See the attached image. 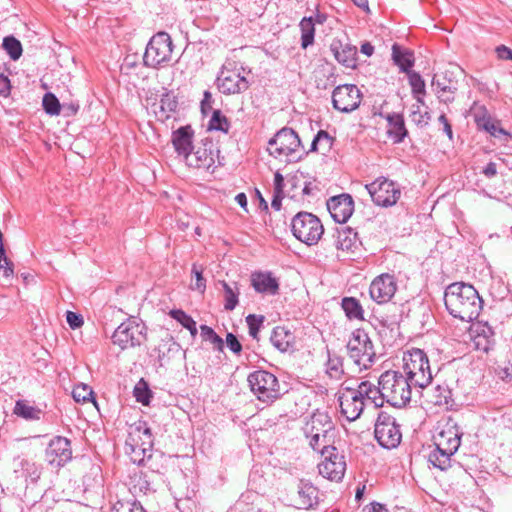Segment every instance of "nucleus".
I'll list each match as a JSON object with an SVG mask.
<instances>
[{
    "label": "nucleus",
    "instance_id": "1",
    "mask_svg": "<svg viewBox=\"0 0 512 512\" xmlns=\"http://www.w3.org/2000/svg\"><path fill=\"white\" fill-rule=\"evenodd\" d=\"M444 303L451 316L472 322L479 316L483 301L472 285L455 282L445 289Z\"/></svg>",
    "mask_w": 512,
    "mask_h": 512
},
{
    "label": "nucleus",
    "instance_id": "2",
    "mask_svg": "<svg viewBox=\"0 0 512 512\" xmlns=\"http://www.w3.org/2000/svg\"><path fill=\"white\" fill-rule=\"evenodd\" d=\"M153 444L151 428L146 421L138 419L129 424L125 452L131 462L139 466L143 465L145 460L152 456Z\"/></svg>",
    "mask_w": 512,
    "mask_h": 512
},
{
    "label": "nucleus",
    "instance_id": "3",
    "mask_svg": "<svg viewBox=\"0 0 512 512\" xmlns=\"http://www.w3.org/2000/svg\"><path fill=\"white\" fill-rule=\"evenodd\" d=\"M412 385L401 371L388 370L379 377L378 388L385 401L393 407H404L411 399Z\"/></svg>",
    "mask_w": 512,
    "mask_h": 512
},
{
    "label": "nucleus",
    "instance_id": "4",
    "mask_svg": "<svg viewBox=\"0 0 512 512\" xmlns=\"http://www.w3.org/2000/svg\"><path fill=\"white\" fill-rule=\"evenodd\" d=\"M401 373L413 387L421 389L427 387L433 379L428 357L418 348L404 353Z\"/></svg>",
    "mask_w": 512,
    "mask_h": 512
},
{
    "label": "nucleus",
    "instance_id": "5",
    "mask_svg": "<svg viewBox=\"0 0 512 512\" xmlns=\"http://www.w3.org/2000/svg\"><path fill=\"white\" fill-rule=\"evenodd\" d=\"M250 73V70L246 71L243 66H238L236 62L226 61L217 76V88L225 95L245 92L250 86L247 78Z\"/></svg>",
    "mask_w": 512,
    "mask_h": 512
},
{
    "label": "nucleus",
    "instance_id": "6",
    "mask_svg": "<svg viewBox=\"0 0 512 512\" xmlns=\"http://www.w3.org/2000/svg\"><path fill=\"white\" fill-rule=\"evenodd\" d=\"M291 231L296 239L311 246L319 242L324 227L316 215L302 211L292 218Z\"/></svg>",
    "mask_w": 512,
    "mask_h": 512
},
{
    "label": "nucleus",
    "instance_id": "7",
    "mask_svg": "<svg viewBox=\"0 0 512 512\" xmlns=\"http://www.w3.org/2000/svg\"><path fill=\"white\" fill-rule=\"evenodd\" d=\"M173 47L172 39L168 33H156L146 46L143 55L144 65L153 69L165 66L172 58Z\"/></svg>",
    "mask_w": 512,
    "mask_h": 512
},
{
    "label": "nucleus",
    "instance_id": "8",
    "mask_svg": "<svg viewBox=\"0 0 512 512\" xmlns=\"http://www.w3.org/2000/svg\"><path fill=\"white\" fill-rule=\"evenodd\" d=\"M268 151L275 158L286 156L289 161L298 160L301 155H297L301 146V140L298 134L289 127L279 130L268 142Z\"/></svg>",
    "mask_w": 512,
    "mask_h": 512
},
{
    "label": "nucleus",
    "instance_id": "9",
    "mask_svg": "<svg viewBox=\"0 0 512 512\" xmlns=\"http://www.w3.org/2000/svg\"><path fill=\"white\" fill-rule=\"evenodd\" d=\"M349 357L360 369L369 368L374 362L375 351L372 341L363 329H356L347 343Z\"/></svg>",
    "mask_w": 512,
    "mask_h": 512
},
{
    "label": "nucleus",
    "instance_id": "10",
    "mask_svg": "<svg viewBox=\"0 0 512 512\" xmlns=\"http://www.w3.org/2000/svg\"><path fill=\"white\" fill-rule=\"evenodd\" d=\"M251 391L262 402H272L280 396L277 377L265 370H256L247 379Z\"/></svg>",
    "mask_w": 512,
    "mask_h": 512
},
{
    "label": "nucleus",
    "instance_id": "11",
    "mask_svg": "<svg viewBox=\"0 0 512 512\" xmlns=\"http://www.w3.org/2000/svg\"><path fill=\"white\" fill-rule=\"evenodd\" d=\"M373 203L380 207L394 206L401 197L400 186L385 177H379L365 185Z\"/></svg>",
    "mask_w": 512,
    "mask_h": 512
},
{
    "label": "nucleus",
    "instance_id": "12",
    "mask_svg": "<svg viewBox=\"0 0 512 512\" xmlns=\"http://www.w3.org/2000/svg\"><path fill=\"white\" fill-rule=\"evenodd\" d=\"M355 394L358 396L353 408V412H356L355 416H361L365 410L369 414L377 413V416H384L385 413L379 411V408L383 406L385 399L378 387L368 382H362Z\"/></svg>",
    "mask_w": 512,
    "mask_h": 512
},
{
    "label": "nucleus",
    "instance_id": "13",
    "mask_svg": "<svg viewBox=\"0 0 512 512\" xmlns=\"http://www.w3.org/2000/svg\"><path fill=\"white\" fill-rule=\"evenodd\" d=\"M145 339V326L135 319L121 323L112 335L113 343L122 350L140 346Z\"/></svg>",
    "mask_w": 512,
    "mask_h": 512
},
{
    "label": "nucleus",
    "instance_id": "14",
    "mask_svg": "<svg viewBox=\"0 0 512 512\" xmlns=\"http://www.w3.org/2000/svg\"><path fill=\"white\" fill-rule=\"evenodd\" d=\"M322 460L318 464L319 474L331 481H341L346 471V461L338 449L328 448L321 454Z\"/></svg>",
    "mask_w": 512,
    "mask_h": 512
},
{
    "label": "nucleus",
    "instance_id": "15",
    "mask_svg": "<svg viewBox=\"0 0 512 512\" xmlns=\"http://www.w3.org/2000/svg\"><path fill=\"white\" fill-rule=\"evenodd\" d=\"M362 99L359 88L354 84L337 86L332 93L333 107L343 113H350L356 110Z\"/></svg>",
    "mask_w": 512,
    "mask_h": 512
},
{
    "label": "nucleus",
    "instance_id": "16",
    "mask_svg": "<svg viewBox=\"0 0 512 512\" xmlns=\"http://www.w3.org/2000/svg\"><path fill=\"white\" fill-rule=\"evenodd\" d=\"M72 459L71 442L66 437L55 436L45 450V460L53 468L59 469Z\"/></svg>",
    "mask_w": 512,
    "mask_h": 512
},
{
    "label": "nucleus",
    "instance_id": "17",
    "mask_svg": "<svg viewBox=\"0 0 512 512\" xmlns=\"http://www.w3.org/2000/svg\"><path fill=\"white\" fill-rule=\"evenodd\" d=\"M374 435L377 442L386 449L396 448L402 439L400 426L395 418H377Z\"/></svg>",
    "mask_w": 512,
    "mask_h": 512
},
{
    "label": "nucleus",
    "instance_id": "18",
    "mask_svg": "<svg viewBox=\"0 0 512 512\" xmlns=\"http://www.w3.org/2000/svg\"><path fill=\"white\" fill-rule=\"evenodd\" d=\"M397 282L393 275L381 274L370 284L369 293L371 298L378 304L387 303L395 295Z\"/></svg>",
    "mask_w": 512,
    "mask_h": 512
},
{
    "label": "nucleus",
    "instance_id": "19",
    "mask_svg": "<svg viewBox=\"0 0 512 512\" xmlns=\"http://www.w3.org/2000/svg\"><path fill=\"white\" fill-rule=\"evenodd\" d=\"M463 432L454 423L453 418H447V423L441 431L434 436V444L449 452H457Z\"/></svg>",
    "mask_w": 512,
    "mask_h": 512
},
{
    "label": "nucleus",
    "instance_id": "20",
    "mask_svg": "<svg viewBox=\"0 0 512 512\" xmlns=\"http://www.w3.org/2000/svg\"><path fill=\"white\" fill-rule=\"evenodd\" d=\"M331 217L338 223H345L353 214L354 201L349 194L334 196L327 201Z\"/></svg>",
    "mask_w": 512,
    "mask_h": 512
},
{
    "label": "nucleus",
    "instance_id": "21",
    "mask_svg": "<svg viewBox=\"0 0 512 512\" xmlns=\"http://www.w3.org/2000/svg\"><path fill=\"white\" fill-rule=\"evenodd\" d=\"M470 335L475 348L479 351L488 352L495 344V333L487 322L478 321L472 323Z\"/></svg>",
    "mask_w": 512,
    "mask_h": 512
},
{
    "label": "nucleus",
    "instance_id": "22",
    "mask_svg": "<svg viewBox=\"0 0 512 512\" xmlns=\"http://www.w3.org/2000/svg\"><path fill=\"white\" fill-rule=\"evenodd\" d=\"M334 237L335 247L343 256L355 254L361 244L357 232L348 226L337 228Z\"/></svg>",
    "mask_w": 512,
    "mask_h": 512
},
{
    "label": "nucleus",
    "instance_id": "23",
    "mask_svg": "<svg viewBox=\"0 0 512 512\" xmlns=\"http://www.w3.org/2000/svg\"><path fill=\"white\" fill-rule=\"evenodd\" d=\"M306 438L312 437L313 434H319L322 442H333L334 425L330 419L323 421L322 418H309L303 427Z\"/></svg>",
    "mask_w": 512,
    "mask_h": 512
},
{
    "label": "nucleus",
    "instance_id": "24",
    "mask_svg": "<svg viewBox=\"0 0 512 512\" xmlns=\"http://www.w3.org/2000/svg\"><path fill=\"white\" fill-rule=\"evenodd\" d=\"M330 50L335 59L347 68H355L357 65V48L349 43L343 44L334 39L330 44Z\"/></svg>",
    "mask_w": 512,
    "mask_h": 512
},
{
    "label": "nucleus",
    "instance_id": "25",
    "mask_svg": "<svg viewBox=\"0 0 512 512\" xmlns=\"http://www.w3.org/2000/svg\"><path fill=\"white\" fill-rule=\"evenodd\" d=\"M185 160L191 167L209 170L215 164L212 142H206L204 147H198L193 153L190 152V156H187Z\"/></svg>",
    "mask_w": 512,
    "mask_h": 512
},
{
    "label": "nucleus",
    "instance_id": "26",
    "mask_svg": "<svg viewBox=\"0 0 512 512\" xmlns=\"http://www.w3.org/2000/svg\"><path fill=\"white\" fill-rule=\"evenodd\" d=\"M194 131L191 126H182L172 134V143L176 152L186 158L193 150L192 140Z\"/></svg>",
    "mask_w": 512,
    "mask_h": 512
},
{
    "label": "nucleus",
    "instance_id": "27",
    "mask_svg": "<svg viewBox=\"0 0 512 512\" xmlns=\"http://www.w3.org/2000/svg\"><path fill=\"white\" fill-rule=\"evenodd\" d=\"M251 285L258 293L275 295L279 290L278 280L271 272H255L251 275Z\"/></svg>",
    "mask_w": 512,
    "mask_h": 512
},
{
    "label": "nucleus",
    "instance_id": "28",
    "mask_svg": "<svg viewBox=\"0 0 512 512\" xmlns=\"http://www.w3.org/2000/svg\"><path fill=\"white\" fill-rule=\"evenodd\" d=\"M294 339L292 332L283 326L275 327L270 336L272 345L281 352L288 351L292 347Z\"/></svg>",
    "mask_w": 512,
    "mask_h": 512
},
{
    "label": "nucleus",
    "instance_id": "29",
    "mask_svg": "<svg viewBox=\"0 0 512 512\" xmlns=\"http://www.w3.org/2000/svg\"><path fill=\"white\" fill-rule=\"evenodd\" d=\"M300 507L309 509L318 503V489L310 482L301 481L298 486Z\"/></svg>",
    "mask_w": 512,
    "mask_h": 512
},
{
    "label": "nucleus",
    "instance_id": "30",
    "mask_svg": "<svg viewBox=\"0 0 512 512\" xmlns=\"http://www.w3.org/2000/svg\"><path fill=\"white\" fill-rule=\"evenodd\" d=\"M389 124L388 134L395 143H400L404 140L407 135L405 128L404 118L398 113H393L387 116Z\"/></svg>",
    "mask_w": 512,
    "mask_h": 512
},
{
    "label": "nucleus",
    "instance_id": "31",
    "mask_svg": "<svg viewBox=\"0 0 512 512\" xmlns=\"http://www.w3.org/2000/svg\"><path fill=\"white\" fill-rule=\"evenodd\" d=\"M432 85L436 86L437 95L440 101L444 103H451L454 100V94L457 91V83L452 80L443 79L440 80L438 77H434Z\"/></svg>",
    "mask_w": 512,
    "mask_h": 512
},
{
    "label": "nucleus",
    "instance_id": "32",
    "mask_svg": "<svg viewBox=\"0 0 512 512\" xmlns=\"http://www.w3.org/2000/svg\"><path fill=\"white\" fill-rule=\"evenodd\" d=\"M178 107V101L176 96L171 93H165L162 95L159 103V110L155 111L157 118L161 121H165L171 117V114L176 111Z\"/></svg>",
    "mask_w": 512,
    "mask_h": 512
},
{
    "label": "nucleus",
    "instance_id": "33",
    "mask_svg": "<svg viewBox=\"0 0 512 512\" xmlns=\"http://www.w3.org/2000/svg\"><path fill=\"white\" fill-rule=\"evenodd\" d=\"M392 59L402 72H409L414 64L413 54L398 44L392 46Z\"/></svg>",
    "mask_w": 512,
    "mask_h": 512
},
{
    "label": "nucleus",
    "instance_id": "34",
    "mask_svg": "<svg viewBox=\"0 0 512 512\" xmlns=\"http://www.w3.org/2000/svg\"><path fill=\"white\" fill-rule=\"evenodd\" d=\"M176 506L181 512H193L196 508L195 491L187 490L185 493L175 488L173 491Z\"/></svg>",
    "mask_w": 512,
    "mask_h": 512
},
{
    "label": "nucleus",
    "instance_id": "35",
    "mask_svg": "<svg viewBox=\"0 0 512 512\" xmlns=\"http://www.w3.org/2000/svg\"><path fill=\"white\" fill-rule=\"evenodd\" d=\"M341 307L349 320H364V310L360 302L354 297H344Z\"/></svg>",
    "mask_w": 512,
    "mask_h": 512
},
{
    "label": "nucleus",
    "instance_id": "36",
    "mask_svg": "<svg viewBox=\"0 0 512 512\" xmlns=\"http://www.w3.org/2000/svg\"><path fill=\"white\" fill-rule=\"evenodd\" d=\"M455 452L446 451L440 447L435 446V449L430 452L428 460L436 468L445 471L451 465V456Z\"/></svg>",
    "mask_w": 512,
    "mask_h": 512
},
{
    "label": "nucleus",
    "instance_id": "37",
    "mask_svg": "<svg viewBox=\"0 0 512 512\" xmlns=\"http://www.w3.org/2000/svg\"><path fill=\"white\" fill-rule=\"evenodd\" d=\"M220 284L224 290V308L227 311H232L238 305V297L240 294L238 284L236 282L229 284L225 281H221Z\"/></svg>",
    "mask_w": 512,
    "mask_h": 512
},
{
    "label": "nucleus",
    "instance_id": "38",
    "mask_svg": "<svg viewBox=\"0 0 512 512\" xmlns=\"http://www.w3.org/2000/svg\"><path fill=\"white\" fill-rule=\"evenodd\" d=\"M299 26L301 30V47L306 49L314 42L315 26L313 17H304L300 21Z\"/></svg>",
    "mask_w": 512,
    "mask_h": 512
},
{
    "label": "nucleus",
    "instance_id": "39",
    "mask_svg": "<svg viewBox=\"0 0 512 512\" xmlns=\"http://www.w3.org/2000/svg\"><path fill=\"white\" fill-rule=\"evenodd\" d=\"M19 467L22 475L29 478L31 482H37L39 480L42 468L33 460L22 458L19 460Z\"/></svg>",
    "mask_w": 512,
    "mask_h": 512
},
{
    "label": "nucleus",
    "instance_id": "40",
    "mask_svg": "<svg viewBox=\"0 0 512 512\" xmlns=\"http://www.w3.org/2000/svg\"><path fill=\"white\" fill-rule=\"evenodd\" d=\"M169 315L179 322L184 328L189 330L192 337H195L198 333L196 322L186 312L180 309H174L169 312Z\"/></svg>",
    "mask_w": 512,
    "mask_h": 512
},
{
    "label": "nucleus",
    "instance_id": "41",
    "mask_svg": "<svg viewBox=\"0 0 512 512\" xmlns=\"http://www.w3.org/2000/svg\"><path fill=\"white\" fill-rule=\"evenodd\" d=\"M229 127L230 123L227 117L222 114L221 110H213L211 119L208 124V129L228 133Z\"/></svg>",
    "mask_w": 512,
    "mask_h": 512
},
{
    "label": "nucleus",
    "instance_id": "42",
    "mask_svg": "<svg viewBox=\"0 0 512 512\" xmlns=\"http://www.w3.org/2000/svg\"><path fill=\"white\" fill-rule=\"evenodd\" d=\"M200 331L202 339L211 343L214 350L223 351L224 341L211 327L201 325Z\"/></svg>",
    "mask_w": 512,
    "mask_h": 512
},
{
    "label": "nucleus",
    "instance_id": "43",
    "mask_svg": "<svg viewBox=\"0 0 512 512\" xmlns=\"http://www.w3.org/2000/svg\"><path fill=\"white\" fill-rule=\"evenodd\" d=\"M72 397L76 402H93L96 406V402L93 397V391L91 387L86 384L80 383L77 384L72 391Z\"/></svg>",
    "mask_w": 512,
    "mask_h": 512
},
{
    "label": "nucleus",
    "instance_id": "44",
    "mask_svg": "<svg viewBox=\"0 0 512 512\" xmlns=\"http://www.w3.org/2000/svg\"><path fill=\"white\" fill-rule=\"evenodd\" d=\"M333 144V138L324 130H320L311 143V152L318 151L320 146L324 151H329Z\"/></svg>",
    "mask_w": 512,
    "mask_h": 512
},
{
    "label": "nucleus",
    "instance_id": "45",
    "mask_svg": "<svg viewBox=\"0 0 512 512\" xmlns=\"http://www.w3.org/2000/svg\"><path fill=\"white\" fill-rule=\"evenodd\" d=\"M133 394L137 402H140L143 405H148L150 398L152 397V392L148 386V383L144 379H140L135 385Z\"/></svg>",
    "mask_w": 512,
    "mask_h": 512
},
{
    "label": "nucleus",
    "instance_id": "46",
    "mask_svg": "<svg viewBox=\"0 0 512 512\" xmlns=\"http://www.w3.org/2000/svg\"><path fill=\"white\" fill-rule=\"evenodd\" d=\"M3 47L13 60L19 59L22 55L21 42L13 36H7L4 38Z\"/></svg>",
    "mask_w": 512,
    "mask_h": 512
},
{
    "label": "nucleus",
    "instance_id": "47",
    "mask_svg": "<svg viewBox=\"0 0 512 512\" xmlns=\"http://www.w3.org/2000/svg\"><path fill=\"white\" fill-rule=\"evenodd\" d=\"M264 321L265 317L263 315L249 314L246 317V323L249 328V335L257 341L259 340L258 334L263 326Z\"/></svg>",
    "mask_w": 512,
    "mask_h": 512
},
{
    "label": "nucleus",
    "instance_id": "48",
    "mask_svg": "<svg viewBox=\"0 0 512 512\" xmlns=\"http://www.w3.org/2000/svg\"><path fill=\"white\" fill-rule=\"evenodd\" d=\"M45 112L49 115H59L61 111V104L58 98L53 93H46L42 101Z\"/></svg>",
    "mask_w": 512,
    "mask_h": 512
},
{
    "label": "nucleus",
    "instance_id": "49",
    "mask_svg": "<svg viewBox=\"0 0 512 512\" xmlns=\"http://www.w3.org/2000/svg\"><path fill=\"white\" fill-rule=\"evenodd\" d=\"M112 512H145V510L141 503L136 500H122L114 504Z\"/></svg>",
    "mask_w": 512,
    "mask_h": 512
},
{
    "label": "nucleus",
    "instance_id": "50",
    "mask_svg": "<svg viewBox=\"0 0 512 512\" xmlns=\"http://www.w3.org/2000/svg\"><path fill=\"white\" fill-rule=\"evenodd\" d=\"M327 373L332 378L339 379L343 373L342 359L336 355H328Z\"/></svg>",
    "mask_w": 512,
    "mask_h": 512
},
{
    "label": "nucleus",
    "instance_id": "51",
    "mask_svg": "<svg viewBox=\"0 0 512 512\" xmlns=\"http://www.w3.org/2000/svg\"><path fill=\"white\" fill-rule=\"evenodd\" d=\"M41 413V411L34 406L29 405L25 400H18L15 403L13 414L15 416H35Z\"/></svg>",
    "mask_w": 512,
    "mask_h": 512
},
{
    "label": "nucleus",
    "instance_id": "52",
    "mask_svg": "<svg viewBox=\"0 0 512 512\" xmlns=\"http://www.w3.org/2000/svg\"><path fill=\"white\" fill-rule=\"evenodd\" d=\"M474 120L478 128L487 130L489 124L493 121L484 106L477 108L474 112Z\"/></svg>",
    "mask_w": 512,
    "mask_h": 512
},
{
    "label": "nucleus",
    "instance_id": "53",
    "mask_svg": "<svg viewBox=\"0 0 512 512\" xmlns=\"http://www.w3.org/2000/svg\"><path fill=\"white\" fill-rule=\"evenodd\" d=\"M409 77V84L412 88V92L414 94H424L425 93V82L420 76V74L409 71L408 72Z\"/></svg>",
    "mask_w": 512,
    "mask_h": 512
},
{
    "label": "nucleus",
    "instance_id": "54",
    "mask_svg": "<svg viewBox=\"0 0 512 512\" xmlns=\"http://www.w3.org/2000/svg\"><path fill=\"white\" fill-rule=\"evenodd\" d=\"M358 399V396L354 393L351 394L350 397L346 396L344 398H341L340 400V408L341 413L343 415L352 414L353 416L356 415V412H353L355 400Z\"/></svg>",
    "mask_w": 512,
    "mask_h": 512
},
{
    "label": "nucleus",
    "instance_id": "55",
    "mask_svg": "<svg viewBox=\"0 0 512 512\" xmlns=\"http://www.w3.org/2000/svg\"><path fill=\"white\" fill-rule=\"evenodd\" d=\"M486 132H488L491 136L495 138H502L504 137L505 140L511 137L510 133L507 132L504 128L500 126L499 121L493 120L491 124H489V127L487 128Z\"/></svg>",
    "mask_w": 512,
    "mask_h": 512
},
{
    "label": "nucleus",
    "instance_id": "56",
    "mask_svg": "<svg viewBox=\"0 0 512 512\" xmlns=\"http://www.w3.org/2000/svg\"><path fill=\"white\" fill-rule=\"evenodd\" d=\"M308 439L312 449L320 452L321 454L328 448H335V446L332 445V442H327V445H325V442H322V437L319 436V434H313L312 437H308Z\"/></svg>",
    "mask_w": 512,
    "mask_h": 512
},
{
    "label": "nucleus",
    "instance_id": "57",
    "mask_svg": "<svg viewBox=\"0 0 512 512\" xmlns=\"http://www.w3.org/2000/svg\"><path fill=\"white\" fill-rule=\"evenodd\" d=\"M496 374L501 380L507 383L512 382V364L508 362L504 365H499L496 368Z\"/></svg>",
    "mask_w": 512,
    "mask_h": 512
},
{
    "label": "nucleus",
    "instance_id": "58",
    "mask_svg": "<svg viewBox=\"0 0 512 512\" xmlns=\"http://www.w3.org/2000/svg\"><path fill=\"white\" fill-rule=\"evenodd\" d=\"M66 321L72 329L80 328L83 325L82 316L72 311H67Z\"/></svg>",
    "mask_w": 512,
    "mask_h": 512
},
{
    "label": "nucleus",
    "instance_id": "59",
    "mask_svg": "<svg viewBox=\"0 0 512 512\" xmlns=\"http://www.w3.org/2000/svg\"><path fill=\"white\" fill-rule=\"evenodd\" d=\"M227 347L235 354H240L242 345L238 338L233 333H228L226 336Z\"/></svg>",
    "mask_w": 512,
    "mask_h": 512
},
{
    "label": "nucleus",
    "instance_id": "60",
    "mask_svg": "<svg viewBox=\"0 0 512 512\" xmlns=\"http://www.w3.org/2000/svg\"><path fill=\"white\" fill-rule=\"evenodd\" d=\"M192 272L196 278L195 288L203 292L205 290L206 283L202 275V270L198 269L196 265H193Z\"/></svg>",
    "mask_w": 512,
    "mask_h": 512
},
{
    "label": "nucleus",
    "instance_id": "61",
    "mask_svg": "<svg viewBox=\"0 0 512 512\" xmlns=\"http://www.w3.org/2000/svg\"><path fill=\"white\" fill-rule=\"evenodd\" d=\"M495 52L497 57L501 60H512V50L505 45L497 46Z\"/></svg>",
    "mask_w": 512,
    "mask_h": 512
},
{
    "label": "nucleus",
    "instance_id": "62",
    "mask_svg": "<svg viewBox=\"0 0 512 512\" xmlns=\"http://www.w3.org/2000/svg\"><path fill=\"white\" fill-rule=\"evenodd\" d=\"M438 120L443 125L444 133L449 137V139H452V137H453L452 127H451L448 119L446 118L445 114H441L439 116Z\"/></svg>",
    "mask_w": 512,
    "mask_h": 512
},
{
    "label": "nucleus",
    "instance_id": "63",
    "mask_svg": "<svg viewBox=\"0 0 512 512\" xmlns=\"http://www.w3.org/2000/svg\"><path fill=\"white\" fill-rule=\"evenodd\" d=\"M284 188V177L280 172H276L274 175V192L283 193Z\"/></svg>",
    "mask_w": 512,
    "mask_h": 512
},
{
    "label": "nucleus",
    "instance_id": "64",
    "mask_svg": "<svg viewBox=\"0 0 512 512\" xmlns=\"http://www.w3.org/2000/svg\"><path fill=\"white\" fill-rule=\"evenodd\" d=\"M362 512H388V510L384 505L374 502L368 506H365Z\"/></svg>",
    "mask_w": 512,
    "mask_h": 512
}]
</instances>
